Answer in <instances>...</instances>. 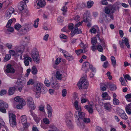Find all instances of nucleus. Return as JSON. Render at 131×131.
Here are the masks:
<instances>
[{
  "label": "nucleus",
  "instance_id": "nucleus-1",
  "mask_svg": "<svg viewBox=\"0 0 131 131\" xmlns=\"http://www.w3.org/2000/svg\"><path fill=\"white\" fill-rule=\"evenodd\" d=\"M77 111H75L74 114L75 118H79V117L80 119H83L85 117V113L82 112L81 107V106L75 108Z\"/></svg>",
  "mask_w": 131,
  "mask_h": 131
},
{
  "label": "nucleus",
  "instance_id": "nucleus-2",
  "mask_svg": "<svg viewBox=\"0 0 131 131\" xmlns=\"http://www.w3.org/2000/svg\"><path fill=\"white\" fill-rule=\"evenodd\" d=\"M89 85V83L86 81L84 77H82L77 83V85L80 89L82 88L86 89Z\"/></svg>",
  "mask_w": 131,
  "mask_h": 131
},
{
  "label": "nucleus",
  "instance_id": "nucleus-3",
  "mask_svg": "<svg viewBox=\"0 0 131 131\" xmlns=\"http://www.w3.org/2000/svg\"><path fill=\"white\" fill-rule=\"evenodd\" d=\"M31 56L33 60L36 63H38L40 62V57L37 50H33L31 52Z\"/></svg>",
  "mask_w": 131,
  "mask_h": 131
},
{
  "label": "nucleus",
  "instance_id": "nucleus-4",
  "mask_svg": "<svg viewBox=\"0 0 131 131\" xmlns=\"http://www.w3.org/2000/svg\"><path fill=\"white\" fill-rule=\"evenodd\" d=\"M23 27L24 29L19 31V35L26 34L31 29V24L29 23L24 24Z\"/></svg>",
  "mask_w": 131,
  "mask_h": 131
},
{
  "label": "nucleus",
  "instance_id": "nucleus-5",
  "mask_svg": "<svg viewBox=\"0 0 131 131\" xmlns=\"http://www.w3.org/2000/svg\"><path fill=\"white\" fill-rule=\"evenodd\" d=\"M9 120L11 126L13 127L16 126V117L15 115L12 113H9Z\"/></svg>",
  "mask_w": 131,
  "mask_h": 131
},
{
  "label": "nucleus",
  "instance_id": "nucleus-6",
  "mask_svg": "<svg viewBox=\"0 0 131 131\" xmlns=\"http://www.w3.org/2000/svg\"><path fill=\"white\" fill-rule=\"evenodd\" d=\"M26 102L27 105L31 110H34L36 108L33 99L30 97H28L27 98Z\"/></svg>",
  "mask_w": 131,
  "mask_h": 131
},
{
  "label": "nucleus",
  "instance_id": "nucleus-7",
  "mask_svg": "<svg viewBox=\"0 0 131 131\" xmlns=\"http://www.w3.org/2000/svg\"><path fill=\"white\" fill-rule=\"evenodd\" d=\"M79 101V98L78 97L77 94L74 93L73 94V97L72 99V102L75 107L80 106L78 105V102Z\"/></svg>",
  "mask_w": 131,
  "mask_h": 131
},
{
  "label": "nucleus",
  "instance_id": "nucleus-8",
  "mask_svg": "<svg viewBox=\"0 0 131 131\" xmlns=\"http://www.w3.org/2000/svg\"><path fill=\"white\" fill-rule=\"evenodd\" d=\"M8 107V104L2 100H0V111L3 113L6 112L5 108Z\"/></svg>",
  "mask_w": 131,
  "mask_h": 131
},
{
  "label": "nucleus",
  "instance_id": "nucleus-9",
  "mask_svg": "<svg viewBox=\"0 0 131 131\" xmlns=\"http://www.w3.org/2000/svg\"><path fill=\"white\" fill-rule=\"evenodd\" d=\"M24 63L25 65L26 66H28L29 64V62H31L32 59L27 54L24 55Z\"/></svg>",
  "mask_w": 131,
  "mask_h": 131
},
{
  "label": "nucleus",
  "instance_id": "nucleus-10",
  "mask_svg": "<svg viewBox=\"0 0 131 131\" xmlns=\"http://www.w3.org/2000/svg\"><path fill=\"white\" fill-rule=\"evenodd\" d=\"M5 71L7 73H15V70L11 64H8L6 66V69Z\"/></svg>",
  "mask_w": 131,
  "mask_h": 131
},
{
  "label": "nucleus",
  "instance_id": "nucleus-11",
  "mask_svg": "<svg viewBox=\"0 0 131 131\" xmlns=\"http://www.w3.org/2000/svg\"><path fill=\"white\" fill-rule=\"evenodd\" d=\"M25 49V46L23 45L16 46L15 47V50L16 53H19L20 54H21L23 52Z\"/></svg>",
  "mask_w": 131,
  "mask_h": 131
},
{
  "label": "nucleus",
  "instance_id": "nucleus-12",
  "mask_svg": "<svg viewBox=\"0 0 131 131\" xmlns=\"http://www.w3.org/2000/svg\"><path fill=\"white\" fill-rule=\"evenodd\" d=\"M103 107L105 110L107 112H109L111 110L112 106L110 102L104 103Z\"/></svg>",
  "mask_w": 131,
  "mask_h": 131
},
{
  "label": "nucleus",
  "instance_id": "nucleus-13",
  "mask_svg": "<svg viewBox=\"0 0 131 131\" xmlns=\"http://www.w3.org/2000/svg\"><path fill=\"white\" fill-rule=\"evenodd\" d=\"M104 16L105 19V21L106 23H108L110 22L112 20L114 19V17L113 14L111 13L107 15L104 14Z\"/></svg>",
  "mask_w": 131,
  "mask_h": 131
},
{
  "label": "nucleus",
  "instance_id": "nucleus-14",
  "mask_svg": "<svg viewBox=\"0 0 131 131\" xmlns=\"http://www.w3.org/2000/svg\"><path fill=\"white\" fill-rule=\"evenodd\" d=\"M15 101L17 102H18L19 103L23 105H25L26 104V102L24 99L20 98L19 96H17L14 98Z\"/></svg>",
  "mask_w": 131,
  "mask_h": 131
},
{
  "label": "nucleus",
  "instance_id": "nucleus-15",
  "mask_svg": "<svg viewBox=\"0 0 131 131\" xmlns=\"http://www.w3.org/2000/svg\"><path fill=\"white\" fill-rule=\"evenodd\" d=\"M21 121L22 123L24 125H25L24 127H27L28 126V125H29V123H27V118L26 115H22L21 117Z\"/></svg>",
  "mask_w": 131,
  "mask_h": 131
},
{
  "label": "nucleus",
  "instance_id": "nucleus-16",
  "mask_svg": "<svg viewBox=\"0 0 131 131\" xmlns=\"http://www.w3.org/2000/svg\"><path fill=\"white\" fill-rule=\"evenodd\" d=\"M73 114L71 112H68L65 115V122L67 123H68V121L71 120L72 118L73 117Z\"/></svg>",
  "mask_w": 131,
  "mask_h": 131
},
{
  "label": "nucleus",
  "instance_id": "nucleus-17",
  "mask_svg": "<svg viewBox=\"0 0 131 131\" xmlns=\"http://www.w3.org/2000/svg\"><path fill=\"white\" fill-rule=\"evenodd\" d=\"M14 9L13 8H11L8 9L7 11L5 14V17L7 19H8L11 16V14L14 13Z\"/></svg>",
  "mask_w": 131,
  "mask_h": 131
},
{
  "label": "nucleus",
  "instance_id": "nucleus-18",
  "mask_svg": "<svg viewBox=\"0 0 131 131\" xmlns=\"http://www.w3.org/2000/svg\"><path fill=\"white\" fill-rule=\"evenodd\" d=\"M30 112L31 113V115L33 117V118L36 123H38L41 118L40 117H37V116L34 114L32 111L30 110Z\"/></svg>",
  "mask_w": 131,
  "mask_h": 131
},
{
  "label": "nucleus",
  "instance_id": "nucleus-19",
  "mask_svg": "<svg viewBox=\"0 0 131 131\" xmlns=\"http://www.w3.org/2000/svg\"><path fill=\"white\" fill-rule=\"evenodd\" d=\"M99 28L97 25H95L92 27L90 29V32L91 33L96 34L97 31H99Z\"/></svg>",
  "mask_w": 131,
  "mask_h": 131
},
{
  "label": "nucleus",
  "instance_id": "nucleus-20",
  "mask_svg": "<svg viewBox=\"0 0 131 131\" xmlns=\"http://www.w3.org/2000/svg\"><path fill=\"white\" fill-rule=\"evenodd\" d=\"M42 87V85L41 83H38L35 87L34 90V91L35 92H41Z\"/></svg>",
  "mask_w": 131,
  "mask_h": 131
},
{
  "label": "nucleus",
  "instance_id": "nucleus-21",
  "mask_svg": "<svg viewBox=\"0 0 131 131\" xmlns=\"http://www.w3.org/2000/svg\"><path fill=\"white\" fill-rule=\"evenodd\" d=\"M35 1L37 5L40 7H42L46 5V2L45 1L41 0L39 1L38 3H37L38 0H35Z\"/></svg>",
  "mask_w": 131,
  "mask_h": 131
},
{
  "label": "nucleus",
  "instance_id": "nucleus-22",
  "mask_svg": "<svg viewBox=\"0 0 131 131\" xmlns=\"http://www.w3.org/2000/svg\"><path fill=\"white\" fill-rule=\"evenodd\" d=\"M84 108L90 114H92L93 112V109L92 105H86L84 106Z\"/></svg>",
  "mask_w": 131,
  "mask_h": 131
},
{
  "label": "nucleus",
  "instance_id": "nucleus-23",
  "mask_svg": "<svg viewBox=\"0 0 131 131\" xmlns=\"http://www.w3.org/2000/svg\"><path fill=\"white\" fill-rule=\"evenodd\" d=\"M25 3L23 2H20L18 4V8L19 9L20 11L23 10L24 8V5Z\"/></svg>",
  "mask_w": 131,
  "mask_h": 131
},
{
  "label": "nucleus",
  "instance_id": "nucleus-24",
  "mask_svg": "<svg viewBox=\"0 0 131 131\" xmlns=\"http://www.w3.org/2000/svg\"><path fill=\"white\" fill-rule=\"evenodd\" d=\"M80 45L81 47L83 48L82 50H83L84 53H85L88 50L87 48H88V46L87 45L84 44L82 42L80 43Z\"/></svg>",
  "mask_w": 131,
  "mask_h": 131
},
{
  "label": "nucleus",
  "instance_id": "nucleus-25",
  "mask_svg": "<svg viewBox=\"0 0 131 131\" xmlns=\"http://www.w3.org/2000/svg\"><path fill=\"white\" fill-rule=\"evenodd\" d=\"M16 88L14 86L10 88L8 90V93L9 95H12L14 93Z\"/></svg>",
  "mask_w": 131,
  "mask_h": 131
},
{
  "label": "nucleus",
  "instance_id": "nucleus-26",
  "mask_svg": "<svg viewBox=\"0 0 131 131\" xmlns=\"http://www.w3.org/2000/svg\"><path fill=\"white\" fill-rule=\"evenodd\" d=\"M123 39L124 43H125V45L128 48H129L130 47V46L129 43L128 39L125 37H124Z\"/></svg>",
  "mask_w": 131,
  "mask_h": 131
},
{
  "label": "nucleus",
  "instance_id": "nucleus-27",
  "mask_svg": "<svg viewBox=\"0 0 131 131\" xmlns=\"http://www.w3.org/2000/svg\"><path fill=\"white\" fill-rule=\"evenodd\" d=\"M51 85L53 88L56 89H58L59 87V84L56 83L52 82Z\"/></svg>",
  "mask_w": 131,
  "mask_h": 131
},
{
  "label": "nucleus",
  "instance_id": "nucleus-28",
  "mask_svg": "<svg viewBox=\"0 0 131 131\" xmlns=\"http://www.w3.org/2000/svg\"><path fill=\"white\" fill-rule=\"evenodd\" d=\"M76 121V123L77 125L80 127H83V124L82 122H81V121L80 120L79 118H76L75 119Z\"/></svg>",
  "mask_w": 131,
  "mask_h": 131
},
{
  "label": "nucleus",
  "instance_id": "nucleus-29",
  "mask_svg": "<svg viewBox=\"0 0 131 131\" xmlns=\"http://www.w3.org/2000/svg\"><path fill=\"white\" fill-rule=\"evenodd\" d=\"M78 28L77 27H75L73 30H72L71 33V36H73L75 34L77 33V30Z\"/></svg>",
  "mask_w": 131,
  "mask_h": 131
},
{
  "label": "nucleus",
  "instance_id": "nucleus-30",
  "mask_svg": "<svg viewBox=\"0 0 131 131\" xmlns=\"http://www.w3.org/2000/svg\"><path fill=\"white\" fill-rule=\"evenodd\" d=\"M111 59L112 65L115 67L116 63V61L115 57L113 56H111Z\"/></svg>",
  "mask_w": 131,
  "mask_h": 131
},
{
  "label": "nucleus",
  "instance_id": "nucleus-31",
  "mask_svg": "<svg viewBox=\"0 0 131 131\" xmlns=\"http://www.w3.org/2000/svg\"><path fill=\"white\" fill-rule=\"evenodd\" d=\"M68 123L66 122L67 126L70 128H72L73 127V125L71 120L69 121L68 120Z\"/></svg>",
  "mask_w": 131,
  "mask_h": 131
},
{
  "label": "nucleus",
  "instance_id": "nucleus-32",
  "mask_svg": "<svg viewBox=\"0 0 131 131\" xmlns=\"http://www.w3.org/2000/svg\"><path fill=\"white\" fill-rule=\"evenodd\" d=\"M43 122L44 124L46 125H48L50 123L49 120L47 118H44L43 119Z\"/></svg>",
  "mask_w": 131,
  "mask_h": 131
},
{
  "label": "nucleus",
  "instance_id": "nucleus-33",
  "mask_svg": "<svg viewBox=\"0 0 131 131\" xmlns=\"http://www.w3.org/2000/svg\"><path fill=\"white\" fill-rule=\"evenodd\" d=\"M25 84V81H20V80H19L16 83V85H17V86H22L23 85V86Z\"/></svg>",
  "mask_w": 131,
  "mask_h": 131
},
{
  "label": "nucleus",
  "instance_id": "nucleus-34",
  "mask_svg": "<svg viewBox=\"0 0 131 131\" xmlns=\"http://www.w3.org/2000/svg\"><path fill=\"white\" fill-rule=\"evenodd\" d=\"M9 53H10L9 55L11 56L12 55V56H14L17 54V53H16V52H15L13 50H10L9 51Z\"/></svg>",
  "mask_w": 131,
  "mask_h": 131
},
{
  "label": "nucleus",
  "instance_id": "nucleus-35",
  "mask_svg": "<svg viewBox=\"0 0 131 131\" xmlns=\"http://www.w3.org/2000/svg\"><path fill=\"white\" fill-rule=\"evenodd\" d=\"M97 39L95 37L92 38L91 39V42L93 45H95L97 43Z\"/></svg>",
  "mask_w": 131,
  "mask_h": 131
},
{
  "label": "nucleus",
  "instance_id": "nucleus-36",
  "mask_svg": "<svg viewBox=\"0 0 131 131\" xmlns=\"http://www.w3.org/2000/svg\"><path fill=\"white\" fill-rule=\"evenodd\" d=\"M126 100L128 102H131V93L128 94L125 96Z\"/></svg>",
  "mask_w": 131,
  "mask_h": 131
},
{
  "label": "nucleus",
  "instance_id": "nucleus-37",
  "mask_svg": "<svg viewBox=\"0 0 131 131\" xmlns=\"http://www.w3.org/2000/svg\"><path fill=\"white\" fill-rule=\"evenodd\" d=\"M11 55L9 54H6L4 59V62H6L9 60L11 58Z\"/></svg>",
  "mask_w": 131,
  "mask_h": 131
},
{
  "label": "nucleus",
  "instance_id": "nucleus-38",
  "mask_svg": "<svg viewBox=\"0 0 131 131\" xmlns=\"http://www.w3.org/2000/svg\"><path fill=\"white\" fill-rule=\"evenodd\" d=\"M39 18H38L34 21V24L33 26L34 27L36 28L38 27V22L39 21Z\"/></svg>",
  "mask_w": 131,
  "mask_h": 131
},
{
  "label": "nucleus",
  "instance_id": "nucleus-39",
  "mask_svg": "<svg viewBox=\"0 0 131 131\" xmlns=\"http://www.w3.org/2000/svg\"><path fill=\"white\" fill-rule=\"evenodd\" d=\"M31 72L33 74H37V70L35 66H33L32 67Z\"/></svg>",
  "mask_w": 131,
  "mask_h": 131
},
{
  "label": "nucleus",
  "instance_id": "nucleus-40",
  "mask_svg": "<svg viewBox=\"0 0 131 131\" xmlns=\"http://www.w3.org/2000/svg\"><path fill=\"white\" fill-rule=\"evenodd\" d=\"M56 77L58 80H60L62 78V74L59 71H57L56 73Z\"/></svg>",
  "mask_w": 131,
  "mask_h": 131
},
{
  "label": "nucleus",
  "instance_id": "nucleus-41",
  "mask_svg": "<svg viewBox=\"0 0 131 131\" xmlns=\"http://www.w3.org/2000/svg\"><path fill=\"white\" fill-rule=\"evenodd\" d=\"M104 14H103L102 16H101L99 19V21L100 23L103 24L104 23V21L105 20L104 19L105 18Z\"/></svg>",
  "mask_w": 131,
  "mask_h": 131
},
{
  "label": "nucleus",
  "instance_id": "nucleus-42",
  "mask_svg": "<svg viewBox=\"0 0 131 131\" xmlns=\"http://www.w3.org/2000/svg\"><path fill=\"white\" fill-rule=\"evenodd\" d=\"M94 2L93 1H88L87 3V7L88 8H90L93 5Z\"/></svg>",
  "mask_w": 131,
  "mask_h": 131
},
{
  "label": "nucleus",
  "instance_id": "nucleus-43",
  "mask_svg": "<svg viewBox=\"0 0 131 131\" xmlns=\"http://www.w3.org/2000/svg\"><path fill=\"white\" fill-rule=\"evenodd\" d=\"M120 116L123 119H124V120H126L128 118V117L126 114L125 112H124V113H123L121 115H120Z\"/></svg>",
  "mask_w": 131,
  "mask_h": 131
},
{
  "label": "nucleus",
  "instance_id": "nucleus-44",
  "mask_svg": "<svg viewBox=\"0 0 131 131\" xmlns=\"http://www.w3.org/2000/svg\"><path fill=\"white\" fill-rule=\"evenodd\" d=\"M90 65V64L89 62H86L84 63L83 65V67L84 68V69H86V68L88 67Z\"/></svg>",
  "mask_w": 131,
  "mask_h": 131
},
{
  "label": "nucleus",
  "instance_id": "nucleus-45",
  "mask_svg": "<svg viewBox=\"0 0 131 131\" xmlns=\"http://www.w3.org/2000/svg\"><path fill=\"white\" fill-rule=\"evenodd\" d=\"M119 80L121 81L122 85L124 86H126V83L125 82L124 80L123 77H121L119 79Z\"/></svg>",
  "mask_w": 131,
  "mask_h": 131
},
{
  "label": "nucleus",
  "instance_id": "nucleus-46",
  "mask_svg": "<svg viewBox=\"0 0 131 131\" xmlns=\"http://www.w3.org/2000/svg\"><path fill=\"white\" fill-rule=\"evenodd\" d=\"M113 103L115 105H118L119 103V101L116 98L114 99L113 100Z\"/></svg>",
  "mask_w": 131,
  "mask_h": 131
},
{
  "label": "nucleus",
  "instance_id": "nucleus-47",
  "mask_svg": "<svg viewBox=\"0 0 131 131\" xmlns=\"http://www.w3.org/2000/svg\"><path fill=\"white\" fill-rule=\"evenodd\" d=\"M97 48L100 52H102L103 51V49L102 47L100 44H98L97 45Z\"/></svg>",
  "mask_w": 131,
  "mask_h": 131
},
{
  "label": "nucleus",
  "instance_id": "nucleus-48",
  "mask_svg": "<svg viewBox=\"0 0 131 131\" xmlns=\"http://www.w3.org/2000/svg\"><path fill=\"white\" fill-rule=\"evenodd\" d=\"M21 27V26L18 23L16 24L15 25V28L17 30H19Z\"/></svg>",
  "mask_w": 131,
  "mask_h": 131
},
{
  "label": "nucleus",
  "instance_id": "nucleus-49",
  "mask_svg": "<svg viewBox=\"0 0 131 131\" xmlns=\"http://www.w3.org/2000/svg\"><path fill=\"white\" fill-rule=\"evenodd\" d=\"M83 120V122L86 123H89L90 122V120L89 118H85V117L82 119Z\"/></svg>",
  "mask_w": 131,
  "mask_h": 131
},
{
  "label": "nucleus",
  "instance_id": "nucleus-50",
  "mask_svg": "<svg viewBox=\"0 0 131 131\" xmlns=\"http://www.w3.org/2000/svg\"><path fill=\"white\" fill-rule=\"evenodd\" d=\"M104 11L105 13L107 15L110 14V7H106Z\"/></svg>",
  "mask_w": 131,
  "mask_h": 131
},
{
  "label": "nucleus",
  "instance_id": "nucleus-51",
  "mask_svg": "<svg viewBox=\"0 0 131 131\" xmlns=\"http://www.w3.org/2000/svg\"><path fill=\"white\" fill-rule=\"evenodd\" d=\"M44 83L45 85L47 87H49L50 85V83L49 81L46 78L44 81Z\"/></svg>",
  "mask_w": 131,
  "mask_h": 131
},
{
  "label": "nucleus",
  "instance_id": "nucleus-52",
  "mask_svg": "<svg viewBox=\"0 0 131 131\" xmlns=\"http://www.w3.org/2000/svg\"><path fill=\"white\" fill-rule=\"evenodd\" d=\"M60 51L63 54H64V56L65 58L66 57H67V56H69L70 54L68 52L62 49H61Z\"/></svg>",
  "mask_w": 131,
  "mask_h": 131
},
{
  "label": "nucleus",
  "instance_id": "nucleus-53",
  "mask_svg": "<svg viewBox=\"0 0 131 131\" xmlns=\"http://www.w3.org/2000/svg\"><path fill=\"white\" fill-rule=\"evenodd\" d=\"M65 58L69 61L72 60L74 58L73 56L70 54H69V56H67V57H66Z\"/></svg>",
  "mask_w": 131,
  "mask_h": 131
},
{
  "label": "nucleus",
  "instance_id": "nucleus-54",
  "mask_svg": "<svg viewBox=\"0 0 131 131\" xmlns=\"http://www.w3.org/2000/svg\"><path fill=\"white\" fill-rule=\"evenodd\" d=\"M104 84L103 83H101L100 84L101 89L102 91H104L106 89V87Z\"/></svg>",
  "mask_w": 131,
  "mask_h": 131
},
{
  "label": "nucleus",
  "instance_id": "nucleus-55",
  "mask_svg": "<svg viewBox=\"0 0 131 131\" xmlns=\"http://www.w3.org/2000/svg\"><path fill=\"white\" fill-rule=\"evenodd\" d=\"M75 52L78 55H80L82 52H84L83 50L82 49L76 50L75 51Z\"/></svg>",
  "mask_w": 131,
  "mask_h": 131
},
{
  "label": "nucleus",
  "instance_id": "nucleus-56",
  "mask_svg": "<svg viewBox=\"0 0 131 131\" xmlns=\"http://www.w3.org/2000/svg\"><path fill=\"white\" fill-rule=\"evenodd\" d=\"M5 46L9 49H11L12 47V44L11 43H6Z\"/></svg>",
  "mask_w": 131,
  "mask_h": 131
},
{
  "label": "nucleus",
  "instance_id": "nucleus-57",
  "mask_svg": "<svg viewBox=\"0 0 131 131\" xmlns=\"http://www.w3.org/2000/svg\"><path fill=\"white\" fill-rule=\"evenodd\" d=\"M13 22L12 19H9L8 20L7 23L6 25V27L7 28L10 27V26Z\"/></svg>",
  "mask_w": 131,
  "mask_h": 131
},
{
  "label": "nucleus",
  "instance_id": "nucleus-58",
  "mask_svg": "<svg viewBox=\"0 0 131 131\" xmlns=\"http://www.w3.org/2000/svg\"><path fill=\"white\" fill-rule=\"evenodd\" d=\"M34 83L33 80L32 79H30L27 83V85H32Z\"/></svg>",
  "mask_w": 131,
  "mask_h": 131
},
{
  "label": "nucleus",
  "instance_id": "nucleus-59",
  "mask_svg": "<svg viewBox=\"0 0 131 131\" xmlns=\"http://www.w3.org/2000/svg\"><path fill=\"white\" fill-rule=\"evenodd\" d=\"M61 59L60 58H58L55 60V64L56 65L59 64L61 62Z\"/></svg>",
  "mask_w": 131,
  "mask_h": 131
},
{
  "label": "nucleus",
  "instance_id": "nucleus-60",
  "mask_svg": "<svg viewBox=\"0 0 131 131\" xmlns=\"http://www.w3.org/2000/svg\"><path fill=\"white\" fill-rule=\"evenodd\" d=\"M47 109L48 111H52V108L50 105L49 104H47Z\"/></svg>",
  "mask_w": 131,
  "mask_h": 131
},
{
  "label": "nucleus",
  "instance_id": "nucleus-61",
  "mask_svg": "<svg viewBox=\"0 0 131 131\" xmlns=\"http://www.w3.org/2000/svg\"><path fill=\"white\" fill-rule=\"evenodd\" d=\"M110 88L112 90H115L116 89V86L114 85H110Z\"/></svg>",
  "mask_w": 131,
  "mask_h": 131
},
{
  "label": "nucleus",
  "instance_id": "nucleus-62",
  "mask_svg": "<svg viewBox=\"0 0 131 131\" xmlns=\"http://www.w3.org/2000/svg\"><path fill=\"white\" fill-rule=\"evenodd\" d=\"M124 77L126 80V79H127L128 80H131V78L129 75L128 74H126L125 75H124Z\"/></svg>",
  "mask_w": 131,
  "mask_h": 131
},
{
  "label": "nucleus",
  "instance_id": "nucleus-63",
  "mask_svg": "<svg viewBox=\"0 0 131 131\" xmlns=\"http://www.w3.org/2000/svg\"><path fill=\"white\" fill-rule=\"evenodd\" d=\"M46 125H45L44 124L41 123V124L40 126L41 128L45 129H47L48 128L47 126Z\"/></svg>",
  "mask_w": 131,
  "mask_h": 131
},
{
  "label": "nucleus",
  "instance_id": "nucleus-64",
  "mask_svg": "<svg viewBox=\"0 0 131 131\" xmlns=\"http://www.w3.org/2000/svg\"><path fill=\"white\" fill-rule=\"evenodd\" d=\"M49 13L47 12H45L44 13L43 17L45 19H47L48 18V16L49 15Z\"/></svg>",
  "mask_w": 131,
  "mask_h": 131
}]
</instances>
